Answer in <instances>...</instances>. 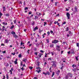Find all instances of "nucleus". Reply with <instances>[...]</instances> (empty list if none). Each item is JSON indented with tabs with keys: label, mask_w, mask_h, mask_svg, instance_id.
Listing matches in <instances>:
<instances>
[{
	"label": "nucleus",
	"mask_w": 79,
	"mask_h": 79,
	"mask_svg": "<svg viewBox=\"0 0 79 79\" xmlns=\"http://www.w3.org/2000/svg\"><path fill=\"white\" fill-rule=\"evenodd\" d=\"M66 15L68 18V19H70V14H69V12L67 13Z\"/></svg>",
	"instance_id": "nucleus-1"
},
{
	"label": "nucleus",
	"mask_w": 79,
	"mask_h": 79,
	"mask_svg": "<svg viewBox=\"0 0 79 79\" xmlns=\"http://www.w3.org/2000/svg\"><path fill=\"white\" fill-rule=\"evenodd\" d=\"M52 63H53L52 64V66H54V67H56V64H55V62L54 61H52Z\"/></svg>",
	"instance_id": "nucleus-2"
},
{
	"label": "nucleus",
	"mask_w": 79,
	"mask_h": 79,
	"mask_svg": "<svg viewBox=\"0 0 79 79\" xmlns=\"http://www.w3.org/2000/svg\"><path fill=\"white\" fill-rule=\"evenodd\" d=\"M74 10H75V12H78V10H77V6H74Z\"/></svg>",
	"instance_id": "nucleus-3"
},
{
	"label": "nucleus",
	"mask_w": 79,
	"mask_h": 79,
	"mask_svg": "<svg viewBox=\"0 0 79 79\" xmlns=\"http://www.w3.org/2000/svg\"><path fill=\"white\" fill-rule=\"evenodd\" d=\"M36 15H37L38 16H40L42 15V14H41V13H39L38 12H36Z\"/></svg>",
	"instance_id": "nucleus-4"
},
{
	"label": "nucleus",
	"mask_w": 79,
	"mask_h": 79,
	"mask_svg": "<svg viewBox=\"0 0 79 79\" xmlns=\"http://www.w3.org/2000/svg\"><path fill=\"white\" fill-rule=\"evenodd\" d=\"M5 42L6 44H8L9 42V41H8V40L7 39H6L5 40Z\"/></svg>",
	"instance_id": "nucleus-5"
},
{
	"label": "nucleus",
	"mask_w": 79,
	"mask_h": 79,
	"mask_svg": "<svg viewBox=\"0 0 79 79\" xmlns=\"http://www.w3.org/2000/svg\"><path fill=\"white\" fill-rule=\"evenodd\" d=\"M38 28L37 27H36L34 28L33 31H35L36 30H38Z\"/></svg>",
	"instance_id": "nucleus-6"
},
{
	"label": "nucleus",
	"mask_w": 79,
	"mask_h": 79,
	"mask_svg": "<svg viewBox=\"0 0 79 79\" xmlns=\"http://www.w3.org/2000/svg\"><path fill=\"white\" fill-rule=\"evenodd\" d=\"M42 55H43V54L42 53H40L38 55V56H39V58H41V57L42 56Z\"/></svg>",
	"instance_id": "nucleus-7"
},
{
	"label": "nucleus",
	"mask_w": 79,
	"mask_h": 79,
	"mask_svg": "<svg viewBox=\"0 0 79 79\" xmlns=\"http://www.w3.org/2000/svg\"><path fill=\"white\" fill-rule=\"evenodd\" d=\"M60 73V71L59 70H58L56 73V74L57 75H59Z\"/></svg>",
	"instance_id": "nucleus-8"
},
{
	"label": "nucleus",
	"mask_w": 79,
	"mask_h": 79,
	"mask_svg": "<svg viewBox=\"0 0 79 79\" xmlns=\"http://www.w3.org/2000/svg\"><path fill=\"white\" fill-rule=\"evenodd\" d=\"M11 34H12V35H14V34L15 35V34H16V33L13 31H12L11 32Z\"/></svg>",
	"instance_id": "nucleus-9"
},
{
	"label": "nucleus",
	"mask_w": 79,
	"mask_h": 79,
	"mask_svg": "<svg viewBox=\"0 0 79 79\" xmlns=\"http://www.w3.org/2000/svg\"><path fill=\"white\" fill-rule=\"evenodd\" d=\"M5 10H6V7L5 6H4L3 7V11H5Z\"/></svg>",
	"instance_id": "nucleus-10"
},
{
	"label": "nucleus",
	"mask_w": 79,
	"mask_h": 79,
	"mask_svg": "<svg viewBox=\"0 0 79 79\" xmlns=\"http://www.w3.org/2000/svg\"><path fill=\"white\" fill-rule=\"evenodd\" d=\"M69 74L70 77H73V74H72V73H69Z\"/></svg>",
	"instance_id": "nucleus-11"
},
{
	"label": "nucleus",
	"mask_w": 79,
	"mask_h": 79,
	"mask_svg": "<svg viewBox=\"0 0 79 79\" xmlns=\"http://www.w3.org/2000/svg\"><path fill=\"white\" fill-rule=\"evenodd\" d=\"M38 18H39V17H38V16H35L34 19H35V20H36V19H38Z\"/></svg>",
	"instance_id": "nucleus-12"
},
{
	"label": "nucleus",
	"mask_w": 79,
	"mask_h": 79,
	"mask_svg": "<svg viewBox=\"0 0 79 79\" xmlns=\"http://www.w3.org/2000/svg\"><path fill=\"white\" fill-rule=\"evenodd\" d=\"M5 16H7V17H8L10 16V14H9V13L6 14L5 15Z\"/></svg>",
	"instance_id": "nucleus-13"
},
{
	"label": "nucleus",
	"mask_w": 79,
	"mask_h": 79,
	"mask_svg": "<svg viewBox=\"0 0 79 79\" xmlns=\"http://www.w3.org/2000/svg\"><path fill=\"white\" fill-rule=\"evenodd\" d=\"M71 53H73V54H75V52L73 50H72Z\"/></svg>",
	"instance_id": "nucleus-14"
},
{
	"label": "nucleus",
	"mask_w": 79,
	"mask_h": 79,
	"mask_svg": "<svg viewBox=\"0 0 79 79\" xmlns=\"http://www.w3.org/2000/svg\"><path fill=\"white\" fill-rule=\"evenodd\" d=\"M54 42L55 43V44H56L58 42V41L56 40H54Z\"/></svg>",
	"instance_id": "nucleus-15"
},
{
	"label": "nucleus",
	"mask_w": 79,
	"mask_h": 79,
	"mask_svg": "<svg viewBox=\"0 0 79 79\" xmlns=\"http://www.w3.org/2000/svg\"><path fill=\"white\" fill-rule=\"evenodd\" d=\"M69 31V27H67L66 28V30H65V31L66 32L67 31Z\"/></svg>",
	"instance_id": "nucleus-16"
},
{
	"label": "nucleus",
	"mask_w": 79,
	"mask_h": 79,
	"mask_svg": "<svg viewBox=\"0 0 79 79\" xmlns=\"http://www.w3.org/2000/svg\"><path fill=\"white\" fill-rule=\"evenodd\" d=\"M26 61H27V59H23V61L25 63H26Z\"/></svg>",
	"instance_id": "nucleus-17"
},
{
	"label": "nucleus",
	"mask_w": 79,
	"mask_h": 79,
	"mask_svg": "<svg viewBox=\"0 0 79 79\" xmlns=\"http://www.w3.org/2000/svg\"><path fill=\"white\" fill-rule=\"evenodd\" d=\"M46 73L48 76H49V75H50V72L48 71L46 72Z\"/></svg>",
	"instance_id": "nucleus-18"
},
{
	"label": "nucleus",
	"mask_w": 79,
	"mask_h": 79,
	"mask_svg": "<svg viewBox=\"0 0 79 79\" xmlns=\"http://www.w3.org/2000/svg\"><path fill=\"white\" fill-rule=\"evenodd\" d=\"M14 27H15V26L14 25H13L11 27L10 29H13V28H14Z\"/></svg>",
	"instance_id": "nucleus-19"
},
{
	"label": "nucleus",
	"mask_w": 79,
	"mask_h": 79,
	"mask_svg": "<svg viewBox=\"0 0 79 79\" xmlns=\"http://www.w3.org/2000/svg\"><path fill=\"white\" fill-rule=\"evenodd\" d=\"M56 49L58 52H60V48H56Z\"/></svg>",
	"instance_id": "nucleus-20"
},
{
	"label": "nucleus",
	"mask_w": 79,
	"mask_h": 79,
	"mask_svg": "<svg viewBox=\"0 0 79 79\" xmlns=\"http://www.w3.org/2000/svg\"><path fill=\"white\" fill-rule=\"evenodd\" d=\"M53 47V44H50V47H51L52 48V47Z\"/></svg>",
	"instance_id": "nucleus-21"
},
{
	"label": "nucleus",
	"mask_w": 79,
	"mask_h": 79,
	"mask_svg": "<svg viewBox=\"0 0 79 79\" xmlns=\"http://www.w3.org/2000/svg\"><path fill=\"white\" fill-rule=\"evenodd\" d=\"M54 75H55V72H53L52 73V77H53V76H54Z\"/></svg>",
	"instance_id": "nucleus-22"
},
{
	"label": "nucleus",
	"mask_w": 79,
	"mask_h": 79,
	"mask_svg": "<svg viewBox=\"0 0 79 79\" xmlns=\"http://www.w3.org/2000/svg\"><path fill=\"white\" fill-rule=\"evenodd\" d=\"M35 23V22H34V21L32 22L31 23V25H32V26H34V25Z\"/></svg>",
	"instance_id": "nucleus-23"
},
{
	"label": "nucleus",
	"mask_w": 79,
	"mask_h": 79,
	"mask_svg": "<svg viewBox=\"0 0 79 79\" xmlns=\"http://www.w3.org/2000/svg\"><path fill=\"white\" fill-rule=\"evenodd\" d=\"M22 57V55H21V54H20L19 55V58H21Z\"/></svg>",
	"instance_id": "nucleus-24"
},
{
	"label": "nucleus",
	"mask_w": 79,
	"mask_h": 79,
	"mask_svg": "<svg viewBox=\"0 0 79 79\" xmlns=\"http://www.w3.org/2000/svg\"><path fill=\"white\" fill-rule=\"evenodd\" d=\"M6 78L7 79H9L8 78L9 77L8 76V74H6Z\"/></svg>",
	"instance_id": "nucleus-25"
},
{
	"label": "nucleus",
	"mask_w": 79,
	"mask_h": 79,
	"mask_svg": "<svg viewBox=\"0 0 79 79\" xmlns=\"http://www.w3.org/2000/svg\"><path fill=\"white\" fill-rule=\"evenodd\" d=\"M14 37L15 38V39H16V38H18V36H17L16 35H15L14 36Z\"/></svg>",
	"instance_id": "nucleus-26"
},
{
	"label": "nucleus",
	"mask_w": 79,
	"mask_h": 79,
	"mask_svg": "<svg viewBox=\"0 0 79 79\" xmlns=\"http://www.w3.org/2000/svg\"><path fill=\"white\" fill-rule=\"evenodd\" d=\"M27 18L28 21H30V17H27Z\"/></svg>",
	"instance_id": "nucleus-27"
},
{
	"label": "nucleus",
	"mask_w": 79,
	"mask_h": 79,
	"mask_svg": "<svg viewBox=\"0 0 79 79\" xmlns=\"http://www.w3.org/2000/svg\"><path fill=\"white\" fill-rule=\"evenodd\" d=\"M72 67H73V68H74V67H76V65L73 64L72 65Z\"/></svg>",
	"instance_id": "nucleus-28"
},
{
	"label": "nucleus",
	"mask_w": 79,
	"mask_h": 79,
	"mask_svg": "<svg viewBox=\"0 0 79 79\" xmlns=\"http://www.w3.org/2000/svg\"><path fill=\"white\" fill-rule=\"evenodd\" d=\"M16 20L15 19V20H14V24H16Z\"/></svg>",
	"instance_id": "nucleus-29"
},
{
	"label": "nucleus",
	"mask_w": 79,
	"mask_h": 79,
	"mask_svg": "<svg viewBox=\"0 0 79 79\" xmlns=\"http://www.w3.org/2000/svg\"><path fill=\"white\" fill-rule=\"evenodd\" d=\"M73 71H74V72H76V69L75 68H74L72 69Z\"/></svg>",
	"instance_id": "nucleus-30"
},
{
	"label": "nucleus",
	"mask_w": 79,
	"mask_h": 79,
	"mask_svg": "<svg viewBox=\"0 0 79 79\" xmlns=\"http://www.w3.org/2000/svg\"><path fill=\"white\" fill-rule=\"evenodd\" d=\"M78 57L75 56V59L77 61H78Z\"/></svg>",
	"instance_id": "nucleus-31"
},
{
	"label": "nucleus",
	"mask_w": 79,
	"mask_h": 79,
	"mask_svg": "<svg viewBox=\"0 0 79 79\" xmlns=\"http://www.w3.org/2000/svg\"><path fill=\"white\" fill-rule=\"evenodd\" d=\"M14 63H15V64H18V62H17L16 61H15Z\"/></svg>",
	"instance_id": "nucleus-32"
},
{
	"label": "nucleus",
	"mask_w": 79,
	"mask_h": 79,
	"mask_svg": "<svg viewBox=\"0 0 79 79\" xmlns=\"http://www.w3.org/2000/svg\"><path fill=\"white\" fill-rule=\"evenodd\" d=\"M40 72H41V70H40V69H39L38 71V73H39Z\"/></svg>",
	"instance_id": "nucleus-33"
},
{
	"label": "nucleus",
	"mask_w": 79,
	"mask_h": 79,
	"mask_svg": "<svg viewBox=\"0 0 79 79\" xmlns=\"http://www.w3.org/2000/svg\"><path fill=\"white\" fill-rule=\"evenodd\" d=\"M43 74H45V76H47V73H45L44 72H43Z\"/></svg>",
	"instance_id": "nucleus-34"
},
{
	"label": "nucleus",
	"mask_w": 79,
	"mask_h": 79,
	"mask_svg": "<svg viewBox=\"0 0 79 79\" xmlns=\"http://www.w3.org/2000/svg\"><path fill=\"white\" fill-rule=\"evenodd\" d=\"M66 79H68V75H66L65 77Z\"/></svg>",
	"instance_id": "nucleus-35"
},
{
	"label": "nucleus",
	"mask_w": 79,
	"mask_h": 79,
	"mask_svg": "<svg viewBox=\"0 0 79 79\" xmlns=\"http://www.w3.org/2000/svg\"><path fill=\"white\" fill-rule=\"evenodd\" d=\"M28 10V8L25 7L24 8V10Z\"/></svg>",
	"instance_id": "nucleus-36"
},
{
	"label": "nucleus",
	"mask_w": 79,
	"mask_h": 79,
	"mask_svg": "<svg viewBox=\"0 0 79 79\" xmlns=\"http://www.w3.org/2000/svg\"><path fill=\"white\" fill-rule=\"evenodd\" d=\"M29 68L31 69H31H32V68H33V67H30Z\"/></svg>",
	"instance_id": "nucleus-37"
},
{
	"label": "nucleus",
	"mask_w": 79,
	"mask_h": 79,
	"mask_svg": "<svg viewBox=\"0 0 79 79\" xmlns=\"http://www.w3.org/2000/svg\"><path fill=\"white\" fill-rule=\"evenodd\" d=\"M9 66V64L8 63H7L6 64V66L7 67H8Z\"/></svg>",
	"instance_id": "nucleus-38"
},
{
	"label": "nucleus",
	"mask_w": 79,
	"mask_h": 79,
	"mask_svg": "<svg viewBox=\"0 0 79 79\" xmlns=\"http://www.w3.org/2000/svg\"><path fill=\"white\" fill-rule=\"evenodd\" d=\"M29 15H31L32 14V12L30 11L29 13H28Z\"/></svg>",
	"instance_id": "nucleus-39"
},
{
	"label": "nucleus",
	"mask_w": 79,
	"mask_h": 79,
	"mask_svg": "<svg viewBox=\"0 0 79 79\" xmlns=\"http://www.w3.org/2000/svg\"><path fill=\"white\" fill-rule=\"evenodd\" d=\"M42 32V31L41 30H39V33H41Z\"/></svg>",
	"instance_id": "nucleus-40"
},
{
	"label": "nucleus",
	"mask_w": 79,
	"mask_h": 79,
	"mask_svg": "<svg viewBox=\"0 0 79 79\" xmlns=\"http://www.w3.org/2000/svg\"><path fill=\"white\" fill-rule=\"evenodd\" d=\"M52 66L49 69V71H50V72H51V70H52Z\"/></svg>",
	"instance_id": "nucleus-41"
},
{
	"label": "nucleus",
	"mask_w": 79,
	"mask_h": 79,
	"mask_svg": "<svg viewBox=\"0 0 79 79\" xmlns=\"http://www.w3.org/2000/svg\"><path fill=\"white\" fill-rule=\"evenodd\" d=\"M46 41L47 42V43H49V40L48 39H47L46 40Z\"/></svg>",
	"instance_id": "nucleus-42"
},
{
	"label": "nucleus",
	"mask_w": 79,
	"mask_h": 79,
	"mask_svg": "<svg viewBox=\"0 0 79 79\" xmlns=\"http://www.w3.org/2000/svg\"><path fill=\"white\" fill-rule=\"evenodd\" d=\"M47 34H48V35H50V32L49 31H48L47 32Z\"/></svg>",
	"instance_id": "nucleus-43"
},
{
	"label": "nucleus",
	"mask_w": 79,
	"mask_h": 79,
	"mask_svg": "<svg viewBox=\"0 0 79 79\" xmlns=\"http://www.w3.org/2000/svg\"><path fill=\"white\" fill-rule=\"evenodd\" d=\"M49 53H52V55L53 56V55H54V54H53V52H49Z\"/></svg>",
	"instance_id": "nucleus-44"
},
{
	"label": "nucleus",
	"mask_w": 79,
	"mask_h": 79,
	"mask_svg": "<svg viewBox=\"0 0 79 79\" xmlns=\"http://www.w3.org/2000/svg\"><path fill=\"white\" fill-rule=\"evenodd\" d=\"M69 34H72V33L71 32V31H69Z\"/></svg>",
	"instance_id": "nucleus-45"
},
{
	"label": "nucleus",
	"mask_w": 79,
	"mask_h": 79,
	"mask_svg": "<svg viewBox=\"0 0 79 79\" xmlns=\"http://www.w3.org/2000/svg\"><path fill=\"white\" fill-rule=\"evenodd\" d=\"M23 5L25 6L26 5V1H24L23 2Z\"/></svg>",
	"instance_id": "nucleus-46"
},
{
	"label": "nucleus",
	"mask_w": 79,
	"mask_h": 79,
	"mask_svg": "<svg viewBox=\"0 0 79 79\" xmlns=\"http://www.w3.org/2000/svg\"><path fill=\"white\" fill-rule=\"evenodd\" d=\"M36 69H40V68L39 67H36Z\"/></svg>",
	"instance_id": "nucleus-47"
},
{
	"label": "nucleus",
	"mask_w": 79,
	"mask_h": 79,
	"mask_svg": "<svg viewBox=\"0 0 79 79\" xmlns=\"http://www.w3.org/2000/svg\"><path fill=\"white\" fill-rule=\"evenodd\" d=\"M21 69H22V71H23L24 70V67H22V68H21Z\"/></svg>",
	"instance_id": "nucleus-48"
},
{
	"label": "nucleus",
	"mask_w": 79,
	"mask_h": 79,
	"mask_svg": "<svg viewBox=\"0 0 79 79\" xmlns=\"http://www.w3.org/2000/svg\"><path fill=\"white\" fill-rule=\"evenodd\" d=\"M11 54L12 55H13L14 56V55H15V54H16V53L15 52L14 53H12Z\"/></svg>",
	"instance_id": "nucleus-49"
},
{
	"label": "nucleus",
	"mask_w": 79,
	"mask_h": 79,
	"mask_svg": "<svg viewBox=\"0 0 79 79\" xmlns=\"http://www.w3.org/2000/svg\"><path fill=\"white\" fill-rule=\"evenodd\" d=\"M10 74H12V71H11V70H10Z\"/></svg>",
	"instance_id": "nucleus-50"
},
{
	"label": "nucleus",
	"mask_w": 79,
	"mask_h": 79,
	"mask_svg": "<svg viewBox=\"0 0 79 79\" xmlns=\"http://www.w3.org/2000/svg\"><path fill=\"white\" fill-rule=\"evenodd\" d=\"M23 44H24V43H23V42H21V45H23Z\"/></svg>",
	"instance_id": "nucleus-51"
},
{
	"label": "nucleus",
	"mask_w": 79,
	"mask_h": 79,
	"mask_svg": "<svg viewBox=\"0 0 79 79\" xmlns=\"http://www.w3.org/2000/svg\"><path fill=\"white\" fill-rule=\"evenodd\" d=\"M50 33L51 34H52V33H53V31H52V30L51 31Z\"/></svg>",
	"instance_id": "nucleus-52"
},
{
	"label": "nucleus",
	"mask_w": 79,
	"mask_h": 79,
	"mask_svg": "<svg viewBox=\"0 0 79 79\" xmlns=\"http://www.w3.org/2000/svg\"><path fill=\"white\" fill-rule=\"evenodd\" d=\"M76 45H77V47H79V43H77L76 44Z\"/></svg>",
	"instance_id": "nucleus-53"
},
{
	"label": "nucleus",
	"mask_w": 79,
	"mask_h": 79,
	"mask_svg": "<svg viewBox=\"0 0 79 79\" xmlns=\"http://www.w3.org/2000/svg\"><path fill=\"white\" fill-rule=\"evenodd\" d=\"M57 48H60V47L59 46H57Z\"/></svg>",
	"instance_id": "nucleus-54"
},
{
	"label": "nucleus",
	"mask_w": 79,
	"mask_h": 79,
	"mask_svg": "<svg viewBox=\"0 0 79 79\" xmlns=\"http://www.w3.org/2000/svg\"><path fill=\"white\" fill-rule=\"evenodd\" d=\"M66 22H64L63 23V24H66Z\"/></svg>",
	"instance_id": "nucleus-55"
},
{
	"label": "nucleus",
	"mask_w": 79,
	"mask_h": 79,
	"mask_svg": "<svg viewBox=\"0 0 79 79\" xmlns=\"http://www.w3.org/2000/svg\"><path fill=\"white\" fill-rule=\"evenodd\" d=\"M40 44H36V45L37 47H38V46H39Z\"/></svg>",
	"instance_id": "nucleus-56"
},
{
	"label": "nucleus",
	"mask_w": 79,
	"mask_h": 79,
	"mask_svg": "<svg viewBox=\"0 0 79 79\" xmlns=\"http://www.w3.org/2000/svg\"><path fill=\"white\" fill-rule=\"evenodd\" d=\"M2 15H3V14H2V13H1V12H0V16H2Z\"/></svg>",
	"instance_id": "nucleus-57"
},
{
	"label": "nucleus",
	"mask_w": 79,
	"mask_h": 79,
	"mask_svg": "<svg viewBox=\"0 0 79 79\" xmlns=\"http://www.w3.org/2000/svg\"><path fill=\"white\" fill-rule=\"evenodd\" d=\"M40 52H41V53H44V51H42V50H41L40 51Z\"/></svg>",
	"instance_id": "nucleus-58"
},
{
	"label": "nucleus",
	"mask_w": 79,
	"mask_h": 79,
	"mask_svg": "<svg viewBox=\"0 0 79 79\" xmlns=\"http://www.w3.org/2000/svg\"><path fill=\"white\" fill-rule=\"evenodd\" d=\"M2 53H6V51H4L2 52Z\"/></svg>",
	"instance_id": "nucleus-59"
},
{
	"label": "nucleus",
	"mask_w": 79,
	"mask_h": 79,
	"mask_svg": "<svg viewBox=\"0 0 79 79\" xmlns=\"http://www.w3.org/2000/svg\"><path fill=\"white\" fill-rule=\"evenodd\" d=\"M35 55L36 56L37 55V52H35Z\"/></svg>",
	"instance_id": "nucleus-60"
},
{
	"label": "nucleus",
	"mask_w": 79,
	"mask_h": 79,
	"mask_svg": "<svg viewBox=\"0 0 79 79\" xmlns=\"http://www.w3.org/2000/svg\"><path fill=\"white\" fill-rule=\"evenodd\" d=\"M51 2L52 3H53V0H51Z\"/></svg>",
	"instance_id": "nucleus-61"
},
{
	"label": "nucleus",
	"mask_w": 79,
	"mask_h": 79,
	"mask_svg": "<svg viewBox=\"0 0 79 79\" xmlns=\"http://www.w3.org/2000/svg\"><path fill=\"white\" fill-rule=\"evenodd\" d=\"M47 64V63L46 62H45L44 64V66H45V65H46Z\"/></svg>",
	"instance_id": "nucleus-62"
},
{
	"label": "nucleus",
	"mask_w": 79,
	"mask_h": 79,
	"mask_svg": "<svg viewBox=\"0 0 79 79\" xmlns=\"http://www.w3.org/2000/svg\"><path fill=\"white\" fill-rule=\"evenodd\" d=\"M2 79H5V76H3V78H2Z\"/></svg>",
	"instance_id": "nucleus-63"
},
{
	"label": "nucleus",
	"mask_w": 79,
	"mask_h": 79,
	"mask_svg": "<svg viewBox=\"0 0 79 79\" xmlns=\"http://www.w3.org/2000/svg\"><path fill=\"white\" fill-rule=\"evenodd\" d=\"M34 79H37V77H34Z\"/></svg>",
	"instance_id": "nucleus-64"
}]
</instances>
